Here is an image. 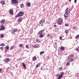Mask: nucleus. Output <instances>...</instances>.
Returning <instances> with one entry per match:
<instances>
[{
  "instance_id": "41",
  "label": "nucleus",
  "mask_w": 79,
  "mask_h": 79,
  "mask_svg": "<svg viewBox=\"0 0 79 79\" xmlns=\"http://www.w3.org/2000/svg\"><path fill=\"white\" fill-rule=\"evenodd\" d=\"M77 2V0H74V3L76 4V2Z\"/></svg>"
},
{
  "instance_id": "28",
  "label": "nucleus",
  "mask_w": 79,
  "mask_h": 79,
  "mask_svg": "<svg viewBox=\"0 0 79 79\" xmlns=\"http://www.w3.org/2000/svg\"><path fill=\"white\" fill-rule=\"evenodd\" d=\"M61 74L62 76H64V72H61Z\"/></svg>"
},
{
  "instance_id": "19",
  "label": "nucleus",
  "mask_w": 79,
  "mask_h": 79,
  "mask_svg": "<svg viewBox=\"0 0 79 79\" xmlns=\"http://www.w3.org/2000/svg\"><path fill=\"white\" fill-rule=\"evenodd\" d=\"M18 21L19 23L21 22V21H22V19H21V18H19L18 19Z\"/></svg>"
},
{
  "instance_id": "21",
  "label": "nucleus",
  "mask_w": 79,
  "mask_h": 79,
  "mask_svg": "<svg viewBox=\"0 0 79 79\" xmlns=\"http://www.w3.org/2000/svg\"><path fill=\"white\" fill-rule=\"evenodd\" d=\"M37 60V58L36 57L34 56L33 58V61H35Z\"/></svg>"
},
{
  "instance_id": "51",
  "label": "nucleus",
  "mask_w": 79,
  "mask_h": 79,
  "mask_svg": "<svg viewBox=\"0 0 79 79\" xmlns=\"http://www.w3.org/2000/svg\"><path fill=\"white\" fill-rule=\"evenodd\" d=\"M41 69H42V68H41Z\"/></svg>"
},
{
  "instance_id": "27",
  "label": "nucleus",
  "mask_w": 79,
  "mask_h": 79,
  "mask_svg": "<svg viewBox=\"0 0 79 79\" xmlns=\"http://www.w3.org/2000/svg\"><path fill=\"white\" fill-rule=\"evenodd\" d=\"M73 29L74 30H76V29H77V27H76V26L73 27Z\"/></svg>"
},
{
  "instance_id": "31",
  "label": "nucleus",
  "mask_w": 79,
  "mask_h": 79,
  "mask_svg": "<svg viewBox=\"0 0 79 79\" xmlns=\"http://www.w3.org/2000/svg\"><path fill=\"white\" fill-rule=\"evenodd\" d=\"M65 33H66V34H68V30H66L65 31Z\"/></svg>"
},
{
  "instance_id": "8",
  "label": "nucleus",
  "mask_w": 79,
  "mask_h": 79,
  "mask_svg": "<svg viewBox=\"0 0 79 79\" xmlns=\"http://www.w3.org/2000/svg\"><path fill=\"white\" fill-rule=\"evenodd\" d=\"M4 62H8L10 61V59L9 58L5 59L4 60Z\"/></svg>"
},
{
  "instance_id": "47",
  "label": "nucleus",
  "mask_w": 79,
  "mask_h": 79,
  "mask_svg": "<svg viewBox=\"0 0 79 79\" xmlns=\"http://www.w3.org/2000/svg\"><path fill=\"white\" fill-rule=\"evenodd\" d=\"M30 31H32V30H31Z\"/></svg>"
},
{
  "instance_id": "29",
  "label": "nucleus",
  "mask_w": 79,
  "mask_h": 79,
  "mask_svg": "<svg viewBox=\"0 0 79 79\" xmlns=\"http://www.w3.org/2000/svg\"><path fill=\"white\" fill-rule=\"evenodd\" d=\"M62 69H63V67H60L59 68V71H60L61 70H62Z\"/></svg>"
},
{
  "instance_id": "50",
  "label": "nucleus",
  "mask_w": 79,
  "mask_h": 79,
  "mask_svg": "<svg viewBox=\"0 0 79 79\" xmlns=\"http://www.w3.org/2000/svg\"><path fill=\"white\" fill-rule=\"evenodd\" d=\"M58 75L57 76V77H58Z\"/></svg>"
},
{
  "instance_id": "43",
  "label": "nucleus",
  "mask_w": 79,
  "mask_h": 79,
  "mask_svg": "<svg viewBox=\"0 0 79 79\" xmlns=\"http://www.w3.org/2000/svg\"><path fill=\"white\" fill-rule=\"evenodd\" d=\"M58 79H61V78H60V77H59L57 78Z\"/></svg>"
},
{
  "instance_id": "33",
  "label": "nucleus",
  "mask_w": 79,
  "mask_h": 79,
  "mask_svg": "<svg viewBox=\"0 0 79 79\" xmlns=\"http://www.w3.org/2000/svg\"><path fill=\"white\" fill-rule=\"evenodd\" d=\"M65 26H66V27H68L69 26V25L67 23H65Z\"/></svg>"
},
{
  "instance_id": "34",
  "label": "nucleus",
  "mask_w": 79,
  "mask_h": 79,
  "mask_svg": "<svg viewBox=\"0 0 79 79\" xmlns=\"http://www.w3.org/2000/svg\"><path fill=\"white\" fill-rule=\"evenodd\" d=\"M23 44H20L19 45V47H23Z\"/></svg>"
},
{
  "instance_id": "5",
  "label": "nucleus",
  "mask_w": 79,
  "mask_h": 79,
  "mask_svg": "<svg viewBox=\"0 0 79 79\" xmlns=\"http://www.w3.org/2000/svg\"><path fill=\"white\" fill-rule=\"evenodd\" d=\"M5 29L4 25H2L0 27V31H4Z\"/></svg>"
},
{
  "instance_id": "6",
  "label": "nucleus",
  "mask_w": 79,
  "mask_h": 79,
  "mask_svg": "<svg viewBox=\"0 0 79 79\" xmlns=\"http://www.w3.org/2000/svg\"><path fill=\"white\" fill-rule=\"evenodd\" d=\"M9 12L10 15H13V9H10L9 11Z\"/></svg>"
},
{
  "instance_id": "44",
  "label": "nucleus",
  "mask_w": 79,
  "mask_h": 79,
  "mask_svg": "<svg viewBox=\"0 0 79 79\" xmlns=\"http://www.w3.org/2000/svg\"><path fill=\"white\" fill-rule=\"evenodd\" d=\"M49 35H49V34H48L47 35V37H49Z\"/></svg>"
},
{
  "instance_id": "20",
  "label": "nucleus",
  "mask_w": 79,
  "mask_h": 79,
  "mask_svg": "<svg viewBox=\"0 0 79 79\" xmlns=\"http://www.w3.org/2000/svg\"><path fill=\"white\" fill-rule=\"evenodd\" d=\"M36 42H38V43H39V42H40L41 41H40V40L38 39H37L36 40Z\"/></svg>"
},
{
  "instance_id": "7",
  "label": "nucleus",
  "mask_w": 79,
  "mask_h": 79,
  "mask_svg": "<svg viewBox=\"0 0 79 79\" xmlns=\"http://www.w3.org/2000/svg\"><path fill=\"white\" fill-rule=\"evenodd\" d=\"M11 1L12 2V3H15V4H16L18 3V0H11Z\"/></svg>"
},
{
  "instance_id": "25",
  "label": "nucleus",
  "mask_w": 79,
  "mask_h": 79,
  "mask_svg": "<svg viewBox=\"0 0 79 79\" xmlns=\"http://www.w3.org/2000/svg\"><path fill=\"white\" fill-rule=\"evenodd\" d=\"M5 44L4 43H2L1 44V46L2 47H4V46H5Z\"/></svg>"
},
{
  "instance_id": "23",
  "label": "nucleus",
  "mask_w": 79,
  "mask_h": 79,
  "mask_svg": "<svg viewBox=\"0 0 79 79\" xmlns=\"http://www.w3.org/2000/svg\"><path fill=\"white\" fill-rule=\"evenodd\" d=\"M14 48H15V46H12L11 47L10 50H13V49H14Z\"/></svg>"
},
{
  "instance_id": "40",
  "label": "nucleus",
  "mask_w": 79,
  "mask_h": 79,
  "mask_svg": "<svg viewBox=\"0 0 79 79\" xmlns=\"http://www.w3.org/2000/svg\"><path fill=\"white\" fill-rule=\"evenodd\" d=\"M62 38V36H60V40H62V39L61 38Z\"/></svg>"
},
{
  "instance_id": "16",
  "label": "nucleus",
  "mask_w": 79,
  "mask_h": 79,
  "mask_svg": "<svg viewBox=\"0 0 79 79\" xmlns=\"http://www.w3.org/2000/svg\"><path fill=\"white\" fill-rule=\"evenodd\" d=\"M1 3L2 5H5V1H1Z\"/></svg>"
},
{
  "instance_id": "3",
  "label": "nucleus",
  "mask_w": 79,
  "mask_h": 79,
  "mask_svg": "<svg viewBox=\"0 0 79 79\" xmlns=\"http://www.w3.org/2000/svg\"><path fill=\"white\" fill-rule=\"evenodd\" d=\"M63 23V19L61 18H59L58 19V23L60 25H61Z\"/></svg>"
},
{
  "instance_id": "2",
  "label": "nucleus",
  "mask_w": 79,
  "mask_h": 79,
  "mask_svg": "<svg viewBox=\"0 0 79 79\" xmlns=\"http://www.w3.org/2000/svg\"><path fill=\"white\" fill-rule=\"evenodd\" d=\"M24 15V12L22 11H20L19 13L15 16V18H18Z\"/></svg>"
},
{
  "instance_id": "18",
  "label": "nucleus",
  "mask_w": 79,
  "mask_h": 79,
  "mask_svg": "<svg viewBox=\"0 0 79 79\" xmlns=\"http://www.w3.org/2000/svg\"><path fill=\"white\" fill-rule=\"evenodd\" d=\"M64 48H64V47H61L60 48V50L62 51H63V50H64Z\"/></svg>"
},
{
  "instance_id": "26",
  "label": "nucleus",
  "mask_w": 79,
  "mask_h": 79,
  "mask_svg": "<svg viewBox=\"0 0 79 79\" xmlns=\"http://www.w3.org/2000/svg\"><path fill=\"white\" fill-rule=\"evenodd\" d=\"M44 53H45V52H44V51H42L40 52V55H41L42 54H44Z\"/></svg>"
},
{
  "instance_id": "39",
  "label": "nucleus",
  "mask_w": 79,
  "mask_h": 79,
  "mask_svg": "<svg viewBox=\"0 0 79 79\" xmlns=\"http://www.w3.org/2000/svg\"><path fill=\"white\" fill-rule=\"evenodd\" d=\"M4 37V35H3L1 34V37H2H2Z\"/></svg>"
},
{
  "instance_id": "22",
  "label": "nucleus",
  "mask_w": 79,
  "mask_h": 79,
  "mask_svg": "<svg viewBox=\"0 0 79 79\" xmlns=\"http://www.w3.org/2000/svg\"><path fill=\"white\" fill-rule=\"evenodd\" d=\"M22 64H23L22 65L23 67H24V68H26V65H25V64H24V63H23Z\"/></svg>"
},
{
  "instance_id": "30",
  "label": "nucleus",
  "mask_w": 79,
  "mask_h": 79,
  "mask_svg": "<svg viewBox=\"0 0 79 79\" xmlns=\"http://www.w3.org/2000/svg\"><path fill=\"white\" fill-rule=\"evenodd\" d=\"M20 6L22 8H23L24 7V4H21Z\"/></svg>"
},
{
  "instance_id": "9",
  "label": "nucleus",
  "mask_w": 79,
  "mask_h": 79,
  "mask_svg": "<svg viewBox=\"0 0 79 79\" xmlns=\"http://www.w3.org/2000/svg\"><path fill=\"white\" fill-rule=\"evenodd\" d=\"M67 13H70V10L69 8H67L66 10V12Z\"/></svg>"
},
{
  "instance_id": "10",
  "label": "nucleus",
  "mask_w": 79,
  "mask_h": 79,
  "mask_svg": "<svg viewBox=\"0 0 79 79\" xmlns=\"http://www.w3.org/2000/svg\"><path fill=\"white\" fill-rule=\"evenodd\" d=\"M64 17L65 18H67L68 17V13H66L65 12L64 15Z\"/></svg>"
},
{
  "instance_id": "13",
  "label": "nucleus",
  "mask_w": 79,
  "mask_h": 79,
  "mask_svg": "<svg viewBox=\"0 0 79 79\" xmlns=\"http://www.w3.org/2000/svg\"><path fill=\"white\" fill-rule=\"evenodd\" d=\"M5 19H3L1 21L0 23L2 24H3L4 23H5Z\"/></svg>"
},
{
  "instance_id": "45",
  "label": "nucleus",
  "mask_w": 79,
  "mask_h": 79,
  "mask_svg": "<svg viewBox=\"0 0 79 79\" xmlns=\"http://www.w3.org/2000/svg\"><path fill=\"white\" fill-rule=\"evenodd\" d=\"M54 27H56V25H54Z\"/></svg>"
},
{
  "instance_id": "35",
  "label": "nucleus",
  "mask_w": 79,
  "mask_h": 79,
  "mask_svg": "<svg viewBox=\"0 0 79 79\" xmlns=\"http://www.w3.org/2000/svg\"><path fill=\"white\" fill-rule=\"evenodd\" d=\"M59 77L60 78H62V77H63V76L62 75L60 74V75H59Z\"/></svg>"
},
{
  "instance_id": "48",
  "label": "nucleus",
  "mask_w": 79,
  "mask_h": 79,
  "mask_svg": "<svg viewBox=\"0 0 79 79\" xmlns=\"http://www.w3.org/2000/svg\"><path fill=\"white\" fill-rule=\"evenodd\" d=\"M0 58H1V56L0 55Z\"/></svg>"
},
{
  "instance_id": "38",
  "label": "nucleus",
  "mask_w": 79,
  "mask_h": 79,
  "mask_svg": "<svg viewBox=\"0 0 79 79\" xmlns=\"http://www.w3.org/2000/svg\"><path fill=\"white\" fill-rule=\"evenodd\" d=\"M0 49H1V50H3V49H4V47H1L0 48Z\"/></svg>"
},
{
  "instance_id": "49",
  "label": "nucleus",
  "mask_w": 79,
  "mask_h": 79,
  "mask_svg": "<svg viewBox=\"0 0 79 79\" xmlns=\"http://www.w3.org/2000/svg\"><path fill=\"white\" fill-rule=\"evenodd\" d=\"M44 25H42L41 26H43Z\"/></svg>"
},
{
  "instance_id": "4",
  "label": "nucleus",
  "mask_w": 79,
  "mask_h": 79,
  "mask_svg": "<svg viewBox=\"0 0 79 79\" xmlns=\"http://www.w3.org/2000/svg\"><path fill=\"white\" fill-rule=\"evenodd\" d=\"M45 20L44 19H41L40 22L39 23L40 24H43L45 23Z\"/></svg>"
},
{
  "instance_id": "12",
  "label": "nucleus",
  "mask_w": 79,
  "mask_h": 79,
  "mask_svg": "<svg viewBox=\"0 0 79 79\" xmlns=\"http://www.w3.org/2000/svg\"><path fill=\"white\" fill-rule=\"evenodd\" d=\"M39 46L38 44H37L36 45H35L33 46V48H39Z\"/></svg>"
},
{
  "instance_id": "37",
  "label": "nucleus",
  "mask_w": 79,
  "mask_h": 79,
  "mask_svg": "<svg viewBox=\"0 0 79 79\" xmlns=\"http://www.w3.org/2000/svg\"><path fill=\"white\" fill-rule=\"evenodd\" d=\"M70 64L69 63H68V62L67 63V64H66L67 66H69V65Z\"/></svg>"
},
{
  "instance_id": "42",
  "label": "nucleus",
  "mask_w": 79,
  "mask_h": 79,
  "mask_svg": "<svg viewBox=\"0 0 79 79\" xmlns=\"http://www.w3.org/2000/svg\"><path fill=\"white\" fill-rule=\"evenodd\" d=\"M2 69H0V73H2Z\"/></svg>"
},
{
  "instance_id": "14",
  "label": "nucleus",
  "mask_w": 79,
  "mask_h": 79,
  "mask_svg": "<svg viewBox=\"0 0 79 79\" xmlns=\"http://www.w3.org/2000/svg\"><path fill=\"white\" fill-rule=\"evenodd\" d=\"M41 64V63H39L37 64L36 66V68H37L39 66H40Z\"/></svg>"
},
{
  "instance_id": "32",
  "label": "nucleus",
  "mask_w": 79,
  "mask_h": 79,
  "mask_svg": "<svg viewBox=\"0 0 79 79\" xmlns=\"http://www.w3.org/2000/svg\"><path fill=\"white\" fill-rule=\"evenodd\" d=\"M5 48H6V49L7 50H9V46H7Z\"/></svg>"
},
{
  "instance_id": "15",
  "label": "nucleus",
  "mask_w": 79,
  "mask_h": 79,
  "mask_svg": "<svg viewBox=\"0 0 79 79\" xmlns=\"http://www.w3.org/2000/svg\"><path fill=\"white\" fill-rule=\"evenodd\" d=\"M31 3H30V2H29L27 3V4L26 5L27 6H28V7H29L30 6H31Z\"/></svg>"
},
{
  "instance_id": "1",
  "label": "nucleus",
  "mask_w": 79,
  "mask_h": 79,
  "mask_svg": "<svg viewBox=\"0 0 79 79\" xmlns=\"http://www.w3.org/2000/svg\"><path fill=\"white\" fill-rule=\"evenodd\" d=\"M71 58H74V55L73 54H70L68 57V62L69 63H70V62H72V61H73L74 60L73 59Z\"/></svg>"
},
{
  "instance_id": "46",
  "label": "nucleus",
  "mask_w": 79,
  "mask_h": 79,
  "mask_svg": "<svg viewBox=\"0 0 79 79\" xmlns=\"http://www.w3.org/2000/svg\"><path fill=\"white\" fill-rule=\"evenodd\" d=\"M69 2H71V0H69Z\"/></svg>"
},
{
  "instance_id": "11",
  "label": "nucleus",
  "mask_w": 79,
  "mask_h": 79,
  "mask_svg": "<svg viewBox=\"0 0 79 79\" xmlns=\"http://www.w3.org/2000/svg\"><path fill=\"white\" fill-rule=\"evenodd\" d=\"M42 32H44V30H42L41 31H40L38 33V35H40V34H42Z\"/></svg>"
},
{
  "instance_id": "36",
  "label": "nucleus",
  "mask_w": 79,
  "mask_h": 79,
  "mask_svg": "<svg viewBox=\"0 0 79 79\" xmlns=\"http://www.w3.org/2000/svg\"><path fill=\"white\" fill-rule=\"evenodd\" d=\"M26 48H29V45H26Z\"/></svg>"
},
{
  "instance_id": "17",
  "label": "nucleus",
  "mask_w": 79,
  "mask_h": 79,
  "mask_svg": "<svg viewBox=\"0 0 79 79\" xmlns=\"http://www.w3.org/2000/svg\"><path fill=\"white\" fill-rule=\"evenodd\" d=\"M16 31H18V29L16 28H15L13 30V33H15L16 32Z\"/></svg>"
},
{
  "instance_id": "24",
  "label": "nucleus",
  "mask_w": 79,
  "mask_h": 79,
  "mask_svg": "<svg viewBox=\"0 0 79 79\" xmlns=\"http://www.w3.org/2000/svg\"><path fill=\"white\" fill-rule=\"evenodd\" d=\"M40 37L41 38H42V37H44V35L42 34H40Z\"/></svg>"
}]
</instances>
